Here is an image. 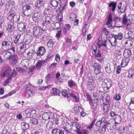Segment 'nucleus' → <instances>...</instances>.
<instances>
[{
	"label": "nucleus",
	"mask_w": 134,
	"mask_h": 134,
	"mask_svg": "<svg viewBox=\"0 0 134 134\" xmlns=\"http://www.w3.org/2000/svg\"><path fill=\"white\" fill-rule=\"evenodd\" d=\"M60 23L59 22H56L55 24V27H56V29L57 30L60 29Z\"/></svg>",
	"instance_id": "nucleus-59"
},
{
	"label": "nucleus",
	"mask_w": 134,
	"mask_h": 134,
	"mask_svg": "<svg viewBox=\"0 0 134 134\" xmlns=\"http://www.w3.org/2000/svg\"><path fill=\"white\" fill-rule=\"evenodd\" d=\"M95 121L96 119H95L94 120L92 121V122L91 124V125L88 127V129H90L92 128L94 125L95 123Z\"/></svg>",
	"instance_id": "nucleus-56"
},
{
	"label": "nucleus",
	"mask_w": 134,
	"mask_h": 134,
	"mask_svg": "<svg viewBox=\"0 0 134 134\" xmlns=\"http://www.w3.org/2000/svg\"><path fill=\"white\" fill-rule=\"evenodd\" d=\"M43 20L47 24L48 23L50 22V17L49 16H45L43 19Z\"/></svg>",
	"instance_id": "nucleus-38"
},
{
	"label": "nucleus",
	"mask_w": 134,
	"mask_h": 134,
	"mask_svg": "<svg viewBox=\"0 0 134 134\" xmlns=\"http://www.w3.org/2000/svg\"><path fill=\"white\" fill-rule=\"evenodd\" d=\"M119 86L122 89L125 88V85L124 82L122 81H121L119 83Z\"/></svg>",
	"instance_id": "nucleus-55"
},
{
	"label": "nucleus",
	"mask_w": 134,
	"mask_h": 134,
	"mask_svg": "<svg viewBox=\"0 0 134 134\" xmlns=\"http://www.w3.org/2000/svg\"><path fill=\"white\" fill-rule=\"evenodd\" d=\"M12 78V77H7V79L3 83V86H6L7 85V84L9 83L10 80Z\"/></svg>",
	"instance_id": "nucleus-42"
},
{
	"label": "nucleus",
	"mask_w": 134,
	"mask_h": 134,
	"mask_svg": "<svg viewBox=\"0 0 134 134\" xmlns=\"http://www.w3.org/2000/svg\"><path fill=\"white\" fill-rule=\"evenodd\" d=\"M76 83L73 80H71L68 81V85L69 87L71 88H72L75 86Z\"/></svg>",
	"instance_id": "nucleus-29"
},
{
	"label": "nucleus",
	"mask_w": 134,
	"mask_h": 134,
	"mask_svg": "<svg viewBox=\"0 0 134 134\" xmlns=\"http://www.w3.org/2000/svg\"><path fill=\"white\" fill-rule=\"evenodd\" d=\"M21 36L19 34L14 36V38L13 40L14 43L16 44L20 42V38Z\"/></svg>",
	"instance_id": "nucleus-22"
},
{
	"label": "nucleus",
	"mask_w": 134,
	"mask_h": 134,
	"mask_svg": "<svg viewBox=\"0 0 134 134\" xmlns=\"http://www.w3.org/2000/svg\"><path fill=\"white\" fill-rule=\"evenodd\" d=\"M15 3L13 2H10L6 4V7H5L8 8H13L15 7Z\"/></svg>",
	"instance_id": "nucleus-25"
},
{
	"label": "nucleus",
	"mask_w": 134,
	"mask_h": 134,
	"mask_svg": "<svg viewBox=\"0 0 134 134\" xmlns=\"http://www.w3.org/2000/svg\"><path fill=\"white\" fill-rule=\"evenodd\" d=\"M46 52V50L43 47H40L39 48L37 55L39 56H42L44 55Z\"/></svg>",
	"instance_id": "nucleus-9"
},
{
	"label": "nucleus",
	"mask_w": 134,
	"mask_h": 134,
	"mask_svg": "<svg viewBox=\"0 0 134 134\" xmlns=\"http://www.w3.org/2000/svg\"><path fill=\"white\" fill-rule=\"evenodd\" d=\"M123 34L121 33H119L117 35V39L119 40H121L123 37Z\"/></svg>",
	"instance_id": "nucleus-51"
},
{
	"label": "nucleus",
	"mask_w": 134,
	"mask_h": 134,
	"mask_svg": "<svg viewBox=\"0 0 134 134\" xmlns=\"http://www.w3.org/2000/svg\"><path fill=\"white\" fill-rule=\"evenodd\" d=\"M103 82L106 85V88L108 90L111 86V81L110 79H106L104 80Z\"/></svg>",
	"instance_id": "nucleus-16"
},
{
	"label": "nucleus",
	"mask_w": 134,
	"mask_h": 134,
	"mask_svg": "<svg viewBox=\"0 0 134 134\" xmlns=\"http://www.w3.org/2000/svg\"><path fill=\"white\" fill-rule=\"evenodd\" d=\"M12 9H11L10 11L8 13V14H10L11 15H12L14 17L15 16H16V15H15V12L14 10H12Z\"/></svg>",
	"instance_id": "nucleus-61"
},
{
	"label": "nucleus",
	"mask_w": 134,
	"mask_h": 134,
	"mask_svg": "<svg viewBox=\"0 0 134 134\" xmlns=\"http://www.w3.org/2000/svg\"><path fill=\"white\" fill-rule=\"evenodd\" d=\"M69 17V20L70 21H72L75 19L76 18V16L75 14L74 13H71L70 14Z\"/></svg>",
	"instance_id": "nucleus-36"
},
{
	"label": "nucleus",
	"mask_w": 134,
	"mask_h": 134,
	"mask_svg": "<svg viewBox=\"0 0 134 134\" xmlns=\"http://www.w3.org/2000/svg\"><path fill=\"white\" fill-rule=\"evenodd\" d=\"M7 29L9 32L13 31L14 29V27L13 23L8 24L7 27Z\"/></svg>",
	"instance_id": "nucleus-23"
},
{
	"label": "nucleus",
	"mask_w": 134,
	"mask_h": 134,
	"mask_svg": "<svg viewBox=\"0 0 134 134\" xmlns=\"http://www.w3.org/2000/svg\"><path fill=\"white\" fill-rule=\"evenodd\" d=\"M130 61V59L128 58H123L122 60V62L121 63V66L123 68L127 66Z\"/></svg>",
	"instance_id": "nucleus-12"
},
{
	"label": "nucleus",
	"mask_w": 134,
	"mask_h": 134,
	"mask_svg": "<svg viewBox=\"0 0 134 134\" xmlns=\"http://www.w3.org/2000/svg\"><path fill=\"white\" fill-rule=\"evenodd\" d=\"M59 1L61 2V0H59ZM58 1H57V0H52L50 2V4L54 7H57L58 5Z\"/></svg>",
	"instance_id": "nucleus-27"
},
{
	"label": "nucleus",
	"mask_w": 134,
	"mask_h": 134,
	"mask_svg": "<svg viewBox=\"0 0 134 134\" xmlns=\"http://www.w3.org/2000/svg\"><path fill=\"white\" fill-rule=\"evenodd\" d=\"M96 74L97 79L99 81L102 80L103 79V74L100 73H96Z\"/></svg>",
	"instance_id": "nucleus-39"
},
{
	"label": "nucleus",
	"mask_w": 134,
	"mask_h": 134,
	"mask_svg": "<svg viewBox=\"0 0 134 134\" xmlns=\"http://www.w3.org/2000/svg\"><path fill=\"white\" fill-rule=\"evenodd\" d=\"M55 42L54 40L52 39L49 40L47 43V46L48 47H52Z\"/></svg>",
	"instance_id": "nucleus-35"
},
{
	"label": "nucleus",
	"mask_w": 134,
	"mask_h": 134,
	"mask_svg": "<svg viewBox=\"0 0 134 134\" xmlns=\"http://www.w3.org/2000/svg\"><path fill=\"white\" fill-rule=\"evenodd\" d=\"M74 125L77 129L78 131H80L79 129L81 127V126L80 125L77 123L75 122L74 124Z\"/></svg>",
	"instance_id": "nucleus-53"
},
{
	"label": "nucleus",
	"mask_w": 134,
	"mask_h": 134,
	"mask_svg": "<svg viewBox=\"0 0 134 134\" xmlns=\"http://www.w3.org/2000/svg\"><path fill=\"white\" fill-rule=\"evenodd\" d=\"M26 44L24 42H20L17 46V49L21 53L24 52L25 51V47Z\"/></svg>",
	"instance_id": "nucleus-3"
},
{
	"label": "nucleus",
	"mask_w": 134,
	"mask_h": 134,
	"mask_svg": "<svg viewBox=\"0 0 134 134\" xmlns=\"http://www.w3.org/2000/svg\"><path fill=\"white\" fill-rule=\"evenodd\" d=\"M52 134H64V131L62 130L55 128L52 129Z\"/></svg>",
	"instance_id": "nucleus-11"
},
{
	"label": "nucleus",
	"mask_w": 134,
	"mask_h": 134,
	"mask_svg": "<svg viewBox=\"0 0 134 134\" xmlns=\"http://www.w3.org/2000/svg\"><path fill=\"white\" fill-rule=\"evenodd\" d=\"M51 13V11L50 9H46L44 11V13L46 14H50Z\"/></svg>",
	"instance_id": "nucleus-60"
},
{
	"label": "nucleus",
	"mask_w": 134,
	"mask_h": 134,
	"mask_svg": "<svg viewBox=\"0 0 134 134\" xmlns=\"http://www.w3.org/2000/svg\"><path fill=\"white\" fill-rule=\"evenodd\" d=\"M40 29L39 26L34 27L31 30V34L34 36H37L38 35L40 32Z\"/></svg>",
	"instance_id": "nucleus-6"
},
{
	"label": "nucleus",
	"mask_w": 134,
	"mask_h": 134,
	"mask_svg": "<svg viewBox=\"0 0 134 134\" xmlns=\"http://www.w3.org/2000/svg\"><path fill=\"white\" fill-rule=\"evenodd\" d=\"M134 75V70H130L129 71L128 77H132Z\"/></svg>",
	"instance_id": "nucleus-48"
},
{
	"label": "nucleus",
	"mask_w": 134,
	"mask_h": 134,
	"mask_svg": "<svg viewBox=\"0 0 134 134\" xmlns=\"http://www.w3.org/2000/svg\"><path fill=\"white\" fill-rule=\"evenodd\" d=\"M102 40V42L101 43L100 46H104L105 47H107V45L105 43V42L107 41V38H105V39L103 40L102 39V37H101Z\"/></svg>",
	"instance_id": "nucleus-46"
},
{
	"label": "nucleus",
	"mask_w": 134,
	"mask_h": 134,
	"mask_svg": "<svg viewBox=\"0 0 134 134\" xmlns=\"http://www.w3.org/2000/svg\"><path fill=\"white\" fill-rule=\"evenodd\" d=\"M70 96L72 97L75 98V101L76 102H78L79 101V99L78 97L77 96H76L74 94L72 93H71Z\"/></svg>",
	"instance_id": "nucleus-58"
},
{
	"label": "nucleus",
	"mask_w": 134,
	"mask_h": 134,
	"mask_svg": "<svg viewBox=\"0 0 134 134\" xmlns=\"http://www.w3.org/2000/svg\"><path fill=\"white\" fill-rule=\"evenodd\" d=\"M103 32L105 34V35H108L109 32V31L107 29V28H104L103 30Z\"/></svg>",
	"instance_id": "nucleus-63"
},
{
	"label": "nucleus",
	"mask_w": 134,
	"mask_h": 134,
	"mask_svg": "<svg viewBox=\"0 0 134 134\" xmlns=\"http://www.w3.org/2000/svg\"><path fill=\"white\" fill-rule=\"evenodd\" d=\"M35 93L33 90L29 92H27L26 94V96L27 98H29L32 97L35 94Z\"/></svg>",
	"instance_id": "nucleus-31"
},
{
	"label": "nucleus",
	"mask_w": 134,
	"mask_h": 134,
	"mask_svg": "<svg viewBox=\"0 0 134 134\" xmlns=\"http://www.w3.org/2000/svg\"><path fill=\"white\" fill-rule=\"evenodd\" d=\"M100 93L102 94L101 98L104 105L103 109L105 113L107 112L110 108L111 102L110 97L109 95L107 94H104L103 92H101Z\"/></svg>",
	"instance_id": "nucleus-1"
},
{
	"label": "nucleus",
	"mask_w": 134,
	"mask_h": 134,
	"mask_svg": "<svg viewBox=\"0 0 134 134\" xmlns=\"http://www.w3.org/2000/svg\"><path fill=\"white\" fill-rule=\"evenodd\" d=\"M128 35L129 39H131L134 38V33L131 31H129L128 33Z\"/></svg>",
	"instance_id": "nucleus-45"
},
{
	"label": "nucleus",
	"mask_w": 134,
	"mask_h": 134,
	"mask_svg": "<svg viewBox=\"0 0 134 134\" xmlns=\"http://www.w3.org/2000/svg\"><path fill=\"white\" fill-rule=\"evenodd\" d=\"M79 107L77 105H75L74 107V111L76 113H78L80 112Z\"/></svg>",
	"instance_id": "nucleus-50"
},
{
	"label": "nucleus",
	"mask_w": 134,
	"mask_h": 134,
	"mask_svg": "<svg viewBox=\"0 0 134 134\" xmlns=\"http://www.w3.org/2000/svg\"><path fill=\"white\" fill-rule=\"evenodd\" d=\"M21 125L22 129L24 130H26L29 127V124L25 122H22L21 123Z\"/></svg>",
	"instance_id": "nucleus-28"
},
{
	"label": "nucleus",
	"mask_w": 134,
	"mask_h": 134,
	"mask_svg": "<svg viewBox=\"0 0 134 134\" xmlns=\"http://www.w3.org/2000/svg\"><path fill=\"white\" fill-rule=\"evenodd\" d=\"M91 65L92 67L95 68L94 71L95 73H100L101 67L98 64L94 63L92 64Z\"/></svg>",
	"instance_id": "nucleus-7"
},
{
	"label": "nucleus",
	"mask_w": 134,
	"mask_h": 134,
	"mask_svg": "<svg viewBox=\"0 0 134 134\" xmlns=\"http://www.w3.org/2000/svg\"><path fill=\"white\" fill-rule=\"evenodd\" d=\"M10 60V63L12 64H15L17 62V55L15 54H13L11 57Z\"/></svg>",
	"instance_id": "nucleus-15"
},
{
	"label": "nucleus",
	"mask_w": 134,
	"mask_h": 134,
	"mask_svg": "<svg viewBox=\"0 0 134 134\" xmlns=\"http://www.w3.org/2000/svg\"><path fill=\"white\" fill-rule=\"evenodd\" d=\"M53 125V123L51 121H49L48 122L47 124L46 127L49 129H52Z\"/></svg>",
	"instance_id": "nucleus-44"
},
{
	"label": "nucleus",
	"mask_w": 134,
	"mask_h": 134,
	"mask_svg": "<svg viewBox=\"0 0 134 134\" xmlns=\"http://www.w3.org/2000/svg\"><path fill=\"white\" fill-rule=\"evenodd\" d=\"M124 51L123 55L125 57H126V58L129 57L131 55V51L129 49H125Z\"/></svg>",
	"instance_id": "nucleus-17"
},
{
	"label": "nucleus",
	"mask_w": 134,
	"mask_h": 134,
	"mask_svg": "<svg viewBox=\"0 0 134 134\" xmlns=\"http://www.w3.org/2000/svg\"><path fill=\"white\" fill-rule=\"evenodd\" d=\"M64 27L67 30H69L71 28V26L69 24H65Z\"/></svg>",
	"instance_id": "nucleus-64"
},
{
	"label": "nucleus",
	"mask_w": 134,
	"mask_h": 134,
	"mask_svg": "<svg viewBox=\"0 0 134 134\" xmlns=\"http://www.w3.org/2000/svg\"><path fill=\"white\" fill-rule=\"evenodd\" d=\"M121 120V118L120 115L118 114L116 115V116L115 119V126H116L117 125V124H119L120 123Z\"/></svg>",
	"instance_id": "nucleus-19"
},
{
	"label": "nucleus",
	"mask_w": 134,
	"mask_h": 134,
	"mask_svg": "<svg viewBox=\"0 0 134 134\" xmlns=\"http://www.w3.org/2000/svg\"><path fill=\"white\" fill-rule=\"evenodd\" d=\"M27 26V24L25 22L20 23L17 25L18 30L20 32L23 31L26 29Z\"/></svg>",
	"instance_id": "nucleus-5"
},
{
	"label": "nucleus",
	"mask_w": 134,
	"mask_h": 134,
	"mask_svg": "<svg viewBox=\"0 0 134 134\" xmlns=\"http://www.w3.org/2000/svg\"><path fill=\"white\" fill-rule=\"evenodd\" d=\"M51 93L52 96L58 95L59 93V91L55 88H53L51 91Z\"/></svg>",
	"instance_id": "nucleus-20"
},
{
	"label": "nucleus",
	"mask_w": 134,
	"mask_h": 134,
	"mask_svg": "<svg viewBox=\"0 0 134 134\" xmlns=\"http://www.w3.org/2000/svg\"><path fill=\"white\" fill-rule=\"evenodd\" d=\"M53 113L49 115L47 113H44L42 115V119L44 120H48L50 119H52L53 118Z\"/></svg>",
	"instance_id": "nucleus-14"
},
{
	"label": "nucleus",
	"mask_w": 134,
	"mask_h": 134,
	"mask_svg": "<svg viewBox=\"0 0 134 134\" xmlns=\"http://www.w3.org/2000/svg\"><path fill=\"white\" fill-rule=\"evenodd\" d=\"M42 16L41 15L37 13H34L32 16L33 20L35 22H37L40 20Z\"/></svg>",
	"instance_id": "nucleus-8"
},
{
	"label": "nucleus",
	"mask_w": 134,
	"mask_h": 134,
	"mask_svg": "<svg viewBox=\"0 0 134 134\" xmlns=\"http://www.w3.org/2000/svg\"><path fill=\"white\" fill-rule=\"evenodd\" d=\"M102 125L103 126L108 129H110L111 128V123L109 121L105 123H103Z\"/></svg>",
	"instance_id": "nucleus-33"
},
{
	"label": "nucleus",
	"mask_w": 134,
	"mask_h": 134,
	"mask_svg": "<svg viewBox=\"0 0 134 134\" xmlns=\"http://www.w3.org/2000/svg\"><path fill=\"white\" fill-rule=\"evenodd\" d=\"M109 42L110 45L112 47H115L117 44V41L116 40H114V42H111V41L109 40Z\"/></svg>",
	"instance_id": "nucleus-47"
},
{
	"label": "nucleus",
	"mask_w": 134,
	"mask_h": 134,
	"mask_svg": "<svg viewBox=\"0 0 134 134\" xmlns=\"http://www.w3.org/2000/svg\"><path fill=\"white\" fill-rule=\"evenodd\" d=\"M30 122L32 124L34 125H36L38 123V121L37 119L35 118L31 119L30 121Z\"/></svg>",
	"instance_id": "nucleus-43"
},
{
	"label": "nucleus",
	"mask_w": 134,
	"mask_h": 134,
	"mask_svg": "<svg viewBox=\"0 0 134 134\" xmlns=\"http://www.w3.org/2000/svg\"><path fill=\"white\" fill-rule=\"evenodd\" d=\"M37 6L39 8L40 7V6L41 4H43L42 0H38L37 1Z\"/></svg>",
	"instance_id": "nucleus-52"
},
{
	"label": "nucleus",
	"mask_w": 134,
	"mask_h": 134,
	"mask_svg": "<svg viewBox=\"0 0 134 134\" xmlns=\"http://www.w3.org/2000/svg\"><path fill=\"white\" fill-rule=\"evenodd\" d=\"M108 6L109 8H115L116 7V2H112L110 3H109Z\"/></svg>",
	"instance_id": "nucleus-37"
},
{
	"label": "nucleus",
	"mask_w": 134,
	"mask_h": 134,
	"mask_svg": "<svg viewBox=\"0 0 134 134\" xmlns=\"http://www.w3.org/2000/svg\"><path fill=\"white\" fill-rule=\"evenodd\" d=\"M71 93H68L67 90H63L62 94L64 97L67 98L70 96Z\"/></svg>",
	"instance_id": "nucleus-24"
},
{
	"label": "nucleus",
	"mask_w": 134,
	"mask_h": 134,
	"mask_svg": "<svg viewBox=\"0 0 134 134\" xmlns=\"http://www.w3.org/2000/svg\"><path fill=\"white\" fill-rule=\"evenodd\" d=\"M90 104L92 106L94 110H95L97 107L98 105V100L97 99L94 100L93 101L90 102Z\"/></svg>",
	"instance_id": "nucleus-18"
},
{
	"label": "nucleus",
	"mask_w": 134,
	"mask_h": 134,
	"mask_svg": "<svg viewBox=\"0 0 134 134\" xmlns=\"http://www.w3.org/2000/svg\"><path fill=\"white\" fill-rule=\"evenodd\" d=\"M12 54V53L10 52H6L4 55L5 59H10Z\"/></svg>",
	"instance_id": "nucleus-32"
},
{
	"label": "nucleus",
	"mask_w": 134,
	"mask_h": 134,
	"mask_svg": "<svg viewBox=\"0 0 134 134\" xmlns=\"http://www.w3.org/2000/svg\"><path fill=\"white\" fill-rule=\"evenodd\" d=\"M77 133L78 134H88L89 132L87 130L83 129L81 131H77Z\"/></svg>",
	"instance_id": "nucleus-40"
},
{
	"label": "nucleus",
	"mask_w": 134,
	"mask_h": 134,
	"mask_svg": "<svg viewBox=\"0 0 134 134\" xmlns=\"http://www.w3.org/2000/svg\"><path fill=\"white\" fill-rule=\"evenodd\" d=\"M44 62L43 61H39L37 62L35 66L37 69H40L42 65L44 64Z\"/></svg>",
	"instance_id": "nucleus-30"
},
{
	"label": "nucleus",
	"mask_w": 134,
	"mask_h": 134,
	"mask_svg": "<svg viewBox=\"0 0 134 134\" xmlns=\"http://www.w3.org/2000/svg\"><path fill=\"white\" fill-rule=\"evenodd\" d=\"M5 1L4 0H1V2L0 3V8H4V7H6V4L5 3Z\"/></svg>",
	"instance_id": "nucleus-49"
},
{
	"label": "nucleus",
	"mask_w": 134,
	"mask_h": 134,
	"mask_svg": "<svg viewBox=\"0 0 134 134\" xmlns=\"http://www.w3.org/2000/svg\"><path fill=\"white\" fill-rule=\"evenodd\" d=\"M11 72L12 69L10 67L5 66L2 69L1 71V77H12Z\"/></svg>",
	"instance_id": "nucleus-2"
},
{
	"label": "nucleus",
	"mask_w": 134,
	"mask_h": 134,
	"mask_svg": "<svg viewBox=\"0 0 134 134\" xmlns=\"http://www.w3.org/2000/svg\"><path fill=\"white\" fill-rule=\"evenodd\" d=\"M106 71L108 73H110L112 71L111 70L110 65L109 63H108L105 67Z\"/></svg>",
	"instance_id": "nucleus-34"
},
{
	"label": "nucleus",
	"mask_w": 134,
	"mask_h": 134,
	"mask_svg": "<svg viewBox=\"0 0 134 134\" xmlns=\"http://www.w3.org/2000/svg\"><path fill=\"white\" fill-rule=\"evenodd\" d=\"M34 87L30 85H29L27 86L25 88V89L26 91V93L31 91H32L33 90Z\"/></svg>",
	"instance_id": "nucleus-41"
},
{
	"label": "nucleus",
	"mask_w": 134,
	"mask_h": 134,
	"mask_svg": "<svg viewBox=\"0 0 134 134\" xmlns=\"http://www.w3.org/2000/svg\"><path fill=\"white\" fill-rule=\"evenodd\" d=\"M9 15L8 16L7 18V19L9 20H12L13 19V20H16V18H17L16 21H19L20 19L19 15H17L15 16L14 17L12 15H11L10 14H8Z\"/></svg>",
	"instance_id": "nucleus-21"
},
{
	"label": "nucleus",
	"mask_w": 134,
	"mask_h": 134,
	"mask_svg": "<svg viewBox=\"0 0 134 134\" xmlns=\"http://www.w3.org/2000/svg\"><path fill=\"white\" fill-rule=\"evenodd\" d=\"M53 75L52 74H49L47 75L45 77L46 82L47 83L51 81L53 78Z\"/></svg>",
	"instance_id": "nucleus-26"
},
{
	"label": "nucleus",
	"mask_w": 134,
	"mask_h": 134,
	"mask_svg": "<svg viewBox=\"0 0 134 134\" xmlns=\"http://www.w3.org/2000/svg\"><path fill=\"white\" fill-rule=\"evenodd\" d=\"M12 43L9 40L4 41L2 42V46H5L7 49H9L11 47Z\"/></svg>",
	"instance_id": "nucleus-10"
},
{
	"label": "nucleus",
	"mask_w": 134,
	"mask_h": 134,
	"mask_svg": "<svg viewBox=\"0 0 134 134\" xmlns=\"http://www.w3.org/2000/svg\"><path fill=\"white\" fill-rule=\"evenodd\" d=\"M122 23L124 26L127 29L129 30L131 29V25L130 22L128 21L125 17H124L122 19Z\"/></svg>",
	"instance_id": "nucleus-4"
},
{
	"label": "nucleus",
	"mask_w": 134,
	"mask_h": 134,
	"mask_svg": "<svg viewBox=\"0 0 134 134\" xmlns=\"http://www.w3.org/2000/svg\"><path fill=\"white\" fill-rule=\"evenodd\" d=\"M16 70L20 73H23L25 72V70L24 69L20 68H16Z\"/></svg>",
	"instance_id": "nucleus-54"
},
{
	"label": "nucleus",
	"mask_w": 134,
	"mask_h": 134,
	"mask_svg": "<svg viewBox=\"0 0 134 134\" xmlns=\"http://www.w3.org/2000/svg\"><path fill=\"white\" fill-rule=\"evenodd\" d=\"M93 48V51H92V54L93 55H95L96 54L97 52V48L96 46H94V47L93 46L92 47Z\"/></svg>",
	"instance_id": "nucleus-57"
},
{
	"label": "nucleus",
	"mask_w": 134,
	"mask_h": 134,
	"mask_svg": "<svg viewBox=\"0 0 134 134\" xmlns=\"http://www.w3.org/2000/svg\"><path fill=\"white\" fill-rule=\"evenodd\" d=\"M92 80L89 79L87 82V88L90 90H93L94 89L95 86L92 83Z\"/></svg>",
	"instance_id": "nucleus-13"
},
{
	"label": "nucleus",
	"mask_w": 134,
	"mask_h": 134,
	"mask_svg": "<svg viewBox=\"0 0 134 134\" xmlns=\"http://www.w3.org/2000/svg\"><path fill=\"white\" fill-rule=\"evenodd\" d=\"M115 100H119L121 99V96L119 94H116L115 95V97H114Z\"/></svg>",
	"instance_id": "nucleus-62"
}]
</instances>
